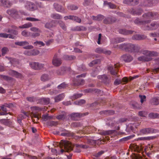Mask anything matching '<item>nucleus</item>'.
I'll use <instances>...</instances> for the list:
<instances>
[{"instance_id": "f257e3e1", "label": "nucleus", "mask_w": 159, "mask_h": 159, "mask_svg": "<svg viewBox=\"0 0 159 159\" xmlns=\"http://www.w3.org/2000/svg\"><path fill=\"white\" fill-rule=\"evenodd\" d=\"M58 144L61 148L63 147L64 148V149L61 150V153H63L64 152H69L73 150L74 145L70 142L66 140H62Z\"/></svg>"}, {"instance_id": "f03ea898", "label": "nucleus", "mask_w": 159, "mask_h": 159, "mask_svg": "<svg viewBox=\"0 0 159 159\" xmlns=\"http://www.w3.org/2000/svg\"><path fill=\"white\" fill-rule=\"evenodd\" d=\"M119 64L117 63L115 64L114 66H110L108 67V69L110 71L111 74L113 75V78L115 80H120V78H118L119 75L117 74V69L119 67Z\"/></svg>"}, {"instance_id": "7ed1b4c3", "label": "nucleus", "mask_w": 159, "mask_h": 159, "mask_svg": "<svg viewBox=\"0 0 159 159\" xmlns=\"http://www.w3.org/2000/svg\"><path fill=\"white\" fill-rule=\"evenodd\" d=\"M133 44H122L118 46L119 49L121 50H125L126 52H132V49L133 48Z\"/></svg>"}, {"instance_id": "20e7f679", "label": "nucleus", "mask_w": 159, "mask_h": 159, "mask_svg": "<svg viewBox=\"0 0 159 159\" xmlns=\"http://www.w3.org/2000/svg\"><path fill=\"white\" fill-rule=\"evenodd\" d=\"M15 44L20 46H24L23 48L25 49H30L33 48V46L29 45V43L26 41L16 42Z\"/></svg>"}, {"instance_id": "39448f33", "label": "nucleus", "mask_w": 159, "mask_h": 159, "mask_svg": "<svg viewBox=\"0 0 159 159\" xmlns=\"http://www.w3.org/2000/svg\"><path fill=\"white\" fill-rule=\"evenodd\" d=\"M31 67L33 69L39 70L43 68L44 65L43 64H40L38 62H32L30 64Z\"/></svg>"}, {"instance_id": "423d86ee", "label": "nucleus", "mask_w": 159, "mask_h": 159, "mask_svg": "<svg viewBox=\"0 0 159 159\" xmlns=\"http://www.w3.org/2000/svg\"><path fill=\"white\" fill-rule=\"evenodd\" d=\"M52 64L56 66H60L62 63V61L60 59L58 58L57 54H56L54 56L52 60Z\"/></svg>"}, {"instance_id": "0eeeda50", "label": "nucleus", "mask_w": 159, "mask_h": 159, "mask_svg": "<svg viewBox=\"0 0 159 159\" xmlns=\"http://www.w3.org/2000/svg\"><path fill=\"white\" fill-rule=\"evenodd\" d=\"M157 14L156 13L152 12H148L144 13L143 15V17L144 20H149V19H152L155 16H157Z\"/></svg>"}, {"instance_id": "6e6552de", "label": "nucleus", "mask_w": 159, "mask_h": 159, "mask_svg": "<svg viewBox=\"0 0 159 159\" xmlns=\"http://www.w3.org/2000/svg\"><path fill=\"white\" fill-rule=\"evenodd\" d=\"M159 27V24L156 21L152 22L150 25L146 27V30H154Z\"/></svg>"}, {"instance_id": "1a4fd4ad", "label": "nucleus", "mask_w": 159, "mask_h": 159, "mask_svg": "<svg viewBox=\"0 0 159 159\" xmlns=\"http://www.w3.org/2000/svg\"><path fill=\"white\" fill-rule=\"evenodd\" d=\"M116 19L114 17H107L103 20V23L105 24H110L114 23L116 21Z\"/></svg>"}, {"instance_id": "9d476101", "label": "nucleus", "mask_w": 159, "mask_h": 159, "mask_svg": "<svg viewBox=\"0 0 159 159\" xmlns=\"http://www.w3.org/2000/svg\"><path fill=\"white\" fill-rule=\"evenodd\" d=\"M7 13L14 18H16L18 16V11L15 9H12L8 10L7 11Z\"/></svg>"}, {"instance_id": "9b49d317", "label": "nucleus", "mask_w": 159, "mask_h": 159, "mask_svg": "<svg viewBox=\"0 0 159 159\" xmlns=\"http://www.w3.org/2000/svg\"><path fill=\"white\" fill-rule=\"evenodd\" d=\"M31 109L33 111V112L31 113L30 115L32 118H37V119L38 120L39 119V115L36 113V112H34V111H39L40 110V108L39 107H31Z\"/></svg>"}, {"instance_id": "f8f14e48", "label": "nucleus", "mask_w": 159, "mask_h": 159, "mask_svg": "<svg viewBox=\"0 0 159 159\" xmlns=\"http://www.w3.org/2000/svg\"><path fill=\"white\" fill-rule=\"evenodd\" d=\"M12 5V3L8 0H0V5L6 7H9Z\"/></svg>"}, {"instance_id": "ddd939ff", "label": "nucleus", "mask_w": 159, "mask_h": 159, "mask_svg": "<svg viewBox=\"0 0 159 159\" xmlns=\"http://www.w3.org/2000/svg\"><path fill=\"white\" fill-rule=\"evenodd\" d=\"M9 74L11 76H14L18 79H22L23 78V76L21 74L15 70H10Z\"/></svg>"}, {"instance_id": "4468645a", "label": "nucleus", "mask_w": 159, "mask_h": 159, "mask_svg": "<svg viewBox=\"0 0 159 159\" xmlns=\"http://www.w3.org/2000/svg\"><path fill=\"white\" fill-rule=\"evenodd\" d=\"M129 11L130 13L133 15H139L142 14L143 11L142 9H140L135 10L133 8H131L129 10Z\"/></svg>"}, {"instance_id": "2eb2a0df", "label": "nucleus", "mask_w": 159, "mask_h": 159, "mask_svg": "<svg viewBox=\"0 0 159 159\" xmlns=\"http://www.w3.org/2000/svg\"><path fill=\"white\" fill-rule=\"evenodd\" d=\"M25 7L27 9L31 11H33L35 9V5L33 2H27L26 3Z\"/></svg>"}, {"instance_id": "dca6fc26", "label": "nucleus", "mask_w": 159, "mask_h": 159, "mask_svg": "<svg viewBox=\"0 0 159 159\" xmlns=\"http://www.w3.org/2000/svg\"><path fill=\"white\" fill-rule=\"evenodd\" d=\"M121 59L125 62H129L132 60L133 57L129 55L125 54L121 57Z\"/></svg>"}, {"instance_id": "f3484780", "label": "nucleus", "mask_w": 159, "mask_h": 159, "mask_svg": "<svg viewBox=\"0 0 159 159\" xmlns=\"http://www.w3.org/2000/svg\"><path fill=\"white\" fill-rule=\"evenodd\" d=\"M156 53L154 52H151L147 50H145L143 51V54L146 56V57H151L155 56Z\"/></svg>"}, {"instance_id": "a211bd4d", "label": "nucleus", "mask_w": 159, "mask_h": 159, "mask_svg": "<svg viewBox=\"0 0 159 159\" xmlns=\"http://www.w3.org/2000/svg\"><path fill=\"white\" fill-rule=\"evenodd\" d=\"M140 132L142 134H146L153 132L152 129L151 128H145L140 130Z\"/></svg>"}, {"instance_id": "6ab92c4d", "label": "nucleus", "mask_w": 159, "mask_h": 159, "mask_svg": "<svg viewBox=\"0 0 159 159\" xmlns=\"http://www.w3.org/2000/svg\"><path fill=\"white\" fill-rule=\"evenodd\" d=\"M68 69H69L66 67H62L61 68L60 70H58L57 71V73L58 75H63L66 73V71Z\"/></svg>"}, {"instance_id": "aec40b11", "label": "nucleus", "mask_w": 159, "mask_h": 159, "mask_svg": "<svg viewBox=\"0 0 159 159\" xmlns=\"http://www.w3.org/2000/svg\"><path fill=\"white\" fill-rule=\"evenodd\" d=\"M132 52L141 53L142 52L140 46L138 44H133Z\"/></svg>"}, {"instance_id": "412c9836", "label": "nucleus", "mask_w": 159, "mask_h": 159, "mask_svg": "<svg viewBox=\"0 0 159 159\" xmlns=\"http://www.w3.org/2000/svg\"><path fill=\"white\" fill-rule=\"evenodd\" d=\"M6 58L9 60L11 64L14 66L19 64L18 60L16 58L6 57Z\"/></svg>"}, {"instance_id": "4be33fe9", "label": "nucleus", "mask_w": 159, "mask_h": 159, "mask_svg": "<svg viewBox=\"0 0 159 159\" xmlns=\"http://www.w3.org/2000/svg\"><path fill=\"white\" fill-rule=\"evenodd\" d=\"M151 20H140L139 18L136 19L134 20V23L136 24H139L140 25H144L146 24L150 23Z\"/></svg>"}, {"instance_id": "5701e85b", "label": "nucleus", "mask_w": 159, "mask_h": 159, "mask_svg": "<svg viewBox=\"0 0 159 159\" xmlns=\"http://www.w3.org/2000/svg\"><path fill=\"white\" fill-rule=\"evenodd\" d=\"M133 31L131 30H128L125 29H121L119 30V32L124 35H129L133 33Z\"/></svg>"}, {"instance_id": "b1692460", "label": "nucleus", "mask_w": 159, "mask_h": 159, "mask_svg": "<svg viewBox=\"0 0 159 159\" xmlns=\"http://www.w3.org/2000/svg\"><path fill=\"white\" fill-rule=\"evenodd\" d=\"M139 61H149L152 60L151 57H148L145 56H143L139 57L138 58Z\"/></svg>"}, {"instance_id": "393cba45", "label": "nucleus", "mask_w": 159, "mask_h": 159, "mask_svg": "<svg viewBox=\"0 0 159 159\" xmlns=\"http://www.w3.org/2000/svg\"><path fill=\"white\" fill-rule=\"evenodd\" d=\"M4 106V105L2 106H0V111L1 110L3 111L0 112V115H6L8 114L11 115L10 113H7V109Z\"/></svg>"}, {"instance_id": "a878e982", "label": "nucleus", "mask_w": 159, "mask_h": 159, "mask_svg": "<svg viewBox=\"0 0 159 159\" xmlns=\"http://www.w3.org/2000/svg\"><path fill=\"white\" fill-rule=\"evenodd\" d=\"M21 112L24 115V116H22L21 117V119H18V122L21 125V119L26 118V117H29L30 115V114L28 112H26L24 111H22Z\"/></svg>"}, {"instance_id": "bb28decb", "label": "nucleus", "mask_w": 159, "mask_h": 159, "mask_svg": "<svg viewBox=\"0 0 159 159\" xmlns=\"http://www.w3.org/2000/svg\"><path fill=\"white\" fill-rule=\"evenodd\" d=\"M65 97L64 93H61L59 94L57 96L54 98L55 101V102H58L61 101Z\"/></svg>"}, {"instance_id": "cd10ccee", "label": "nucleus", "mask_w": 159, "mask_h": 159, "mask_svg": "<svg viewBox=\"0 0 159 159\" xmlns=\"http://www.w3.org/2000/svg\"><path fill=\"white\" fill-rule=\"evenodd\" d=\"M75 56L71 55H64L63 57V59L66 60L71 61L75 59Z\"/></svg>"}, {"instance_id": "c85d7f7f", "label": "nucleus", "mask_w": 159, "mask_h": 159, "mask_svg": "<svg viewBox=\"0 0 159 159\" xmlns=\"http://www.w3.org/2000/svg\"><path fill=\"white\" fill-rule=\"evenodd\" d=\"M54 7L56 10L58 11L61 12L64 10V8L57 3H54Z\"/></svg>"}, {"instance_id": "c756f323", "label": "nucleus", "mask_w": 159, "mask_h": 159, "mask_svg": "<svg viewBox=\"0 0 159 159\" xmlns=\"http://www.w3.org/2000/svg\"><path fill=\"white\" fill-rule=\"evenodd\" d=\"M61 135L63 136L68 137H74L75 134L72 132L69 131H67L61 133Z\"/></svg>"}, {"instance_id": "7c9ffc66", "label": "nucleus", "mask_w": 159, "mask_h": 159, "mask_svg": "<svg viewBox=\"0 0 159 159\" xmlns=\"http://www.w3.org/2000/svg\"><path fill=\"white\" fill-rule=\"evenodd\" d=\"M83 114L79 113H74L70 115L71 117L73 120H75L76 117H80L82 116Z\"/></svg>"}, {"instance_id": "2f4dec72", "label": "nucleus", "mask_w": 159, "mask_h": 159, "mask_svg": "<svg viewBox=\"0 0 159 159\" xmlns=\"http://www.w3.org/2000/svg\"><path fill=\"white\" fill-rule=\"evenodd\" d=\"M66 113L63 111L62 112V114H60L57 116L56 118L58 120H64L66 117Z\"/></svg>"}, {"instance_id": "473e14b6", "label": "nucleus", "mask_w": 159, "mask_h": 159, "mask_svg": "<svg viewBox=\"0 0 159 159\" xmlns=\"http://www.w3.org/2000/svg\"><path fill=\"white\" fill-rule=\"evenodd\" d=\"M152 103L154 105H157L159 104V97H156L151 100Z\"/></svg>"}, {"instance_id": "72a5a7b5", "label": "nucleus", "mask_w": 159, "mask_h": 159, "mask_svg": "<svg viewBox=\"0 0 159 159\" xmlns=\"http://www.w3.org/2000/svg\"><path fill=\"white\" fill-rule=\"evenodd\" d=\"M51 16L52 18L54 19H62V17L60 15L57 13H53L51 15Z\"/></svg>"}, {"instance_id": "f704fd0d", "label": "nucleus", "mask_w": 159, "mask_h": 159, "mask_svg": "<svg viewBox=\"0 0 159 159\" xmlns=\"http://www.w3.org/2000/svg\"><path fill=\"white\" fill-rule=\"evenodd\" d=\"M101 61V60L99 59L94 60L90 62L89 64V66L92 67L95 64L100 63Z\"/></svg>"}, {"instance_id": "c9c22d12", "label": "nucleus", "mask_w": 159, "mask_h": 159, "mask_svg": "<svg viewBox=\"0 0 159 159\" xmlns=\"http://www.w3.org/2000/svg\"><path fill=\"white\" fill-rule=\"evenodd\" d=\"M151 4L149 0H145L141 3V6L145 7L151 6Z\"/></svg>"}, {"instance_id": "e433bc0d", "label": "nucleus", "mask_w": 159, "mask_h": 159, "mask_svg": "<svg viewBox=\"0 0 159 159\" xmlns=\"http://www.w3.org/2000/svg\"><path fill=\"white\" fill-rule=\"evenodd\" d=\"M114 111L112 110H107V111H101L100 112V114H104L107 115L108 114L109 115H112L114 114Z\"/></svg>"}, {"instance_id": "4c0bfd02", "label": "nucleus", "mask_w": 159, "mask_h": 159, "mask_svg": "<svg viewBox=\"0 0 159 159\" xmlns=\"http://www.w3.org/2000/svg\"><path fill=\"white\" fill-rule=\"evenodd\" d=\"M32 26V24L31 23L29 22L21 26H19V28L20 29L22 28H28Z\"/></svg>"}, {"instance_id": "58836bf2", "label": "nucleus", "mask_w": 159, "mask_h": 159, "mask_svg": "<svg viewBox=\"0 0 159 159\" xmlns=\"http://www.w3.org/2000/svg\"><path fill=\"white\" fill-rule=\"evenodd\" d=\"M9 51V49L7 47H4L1 49L2 55L4 56Z\"/></svg>"}, {"instance_id": "ea45409f", "label": "nucleus", "mask_w": 159, "mask_h": 159, "mask_svg": "<svg viewBox=\"0 0 159 159\" xmlns=\"http://www.w3.org/2000/svg\"><path fill=\"white\" fill-rule=\"evenodd\" d=\"M75 146L77 148H80L84 149H87L89 147V146L86 144H76Z\"/></svg>"}, {"instance_id": "a19ab883", "label": "nucleus", "mask_w": 159, "mask_h": 159, "mask_svg": "<svg viewBox=\"0 0 159 159\" xmlns=\"http://www.w3.org/2000/svg\"><path fill=\"white\" fill-rule=\"evenodd\" d=\"M75 30L77 31H85L87 29L86 27L83 26H76L75 29Z\"/></svg>"}, {"instance_id": "79ce46f5", "label": "nucleus", "mask_w": 159, "mask_h": 159, "mask_svg": "<svg viewBox=\"0 0 159 159\" xmlns=\"http://www.w3.org/2000/svg\"><path fill=\"white\" fill-rule=\"evenodd\" d=\"M129 80H115L114 82V84L115 85H118L122 83L123 82L127 83Z\"/></svg>"}, {"instance_id": "37998d69", "label": "nucleus", "mask_w": 159, "mask_h": 159, "mask_svg": "<svg viewBox=\"0 0 159 159\" xmlns=\"http://www.w3.org/2000/svg\"><path fill=\"white\" fill-rule=\"evenodd\" d=\"M74 84L75 85L78 86L82 85L84 82V80H74Z\"/></svg>"}, {"instance_id": "c03bdc74", "label": "nucleus", "mask_w": 159, "mask_h": 159, "mask_svg": "<svg viewBox=\"0 0 159 159\" xmlns=\"http://www.w3.org/2000/svg\"><path fill=\"white\" fill-rule=\"evenodd\" d=\"M113 132V131L111 130H107V131H103L101 132V134L105 135H109L110 134H111Z\"/></svg>"}, {"instance_id": "a18cd8bd", "label": "nucleus", "mask_w": 159, "mask_h": 159, "mask_svg": "<svg viewBox=\"0 0 159 159\" xmlns=\"http://www.w3.org/2000/svg\"><path fill=\"white\" fill-rule=\"evenodd\" d=\"M58 124L57 122L54 121H51L48 122V125L51 126H56Z\"/></svg>"}, {"instance_id": "49530a36", "label": "nucleus", "mask_w": 159, "mask_h": 159, "mask_svg": "<svg viewBox=\"0 0 159 159\" xmlns=\"http://www.w3.org/2000/svg\"><path fill=\"white\" fill-rule=\"evenodd\" d=\"M68 8L71 10H75L78 9V7L77 6H75L74 5H71L68 6Z\"/></svg>"}, {"instance_id": "de8ad7c7", "label": "nucleus", "mask_w": 159, "mask_h": 159, "mask_svg": "<svg viewBox=\"0 0 159 159\" xmlns=\"http://www.w3.org/2000/svg\"><path fill=\"white\" fill-rule=\"evenodd\" d=\"M83 94L81 93H76L72 97V99H75L81 97Z\"/></svg>"}, {"instance_id": "09e8293b", "label": "nucleus", "mask_w": 159, "mask_h": 159, "mask_svg": "<svg viewBox=\"0 0 159 159\" xmlns=\"http://www.w3.org/2000/svg\"><path fill=\"white\" fill-rule=\"evenodd\" d=\"M139 76V75H136L133 77L129 76V78L128 77H125L122 79L121 80H134L138 78Z\"/></svg>"}, {"instance_id": "8fccbe9b", "label": "nucleus", "mask_w": 159, "mask_h": 159, "mask_svg": "<svg viewBox=\"0 0 159 159\" xmlns=\"http://www.w3.org/2000/svg\"><path fill=\"white\" fill-rule=\"evenodd\" d=\"M50 79L49 75L46 74H44L41 75V80H48Z\"/></svg>"}, {"instance_id": "3c124183", "label": "nucleus", "mask_w": 159, "mask_h": 159, "mask_svg": "<svg viewBox=\"0 0 159 159\" xmlns=\"http://www.w3.org/2000/svg\"><path fill=\"white\" fill-rule=\"evenodd\" d=\"M159 115L157 113H151L149 115V116L152 118H155L159 117Z\"/></svg>"}, {"instance_id": "603ef678", "label": "nucleus", "mask_w": 159, "mask_h": 159, "mask_svg": "<svg viewBox=\"0 0 159 159\" xmlns=\"http://www.w3.org/2000/svg\"><path fill=\"white\" fill-rule=\"evenodd\" d=\"M26 20L28 21H40L41 20L39 19L34 18L33 17H27L26 18Z\"/></svg>"}, {"instance_id": "864d4df0", "label": "nucleus", "mask_w": 159, "mask_h": 159, "mask_svg": "<svg viewBox=\"0 0 159 159\" xmlns=\"http://www.w3.org/2000/svg\"><path fill=\"white\" fill-rule=\"evenodd\" d=\"M139 114L140 116L143 117H146L147 115V112L144 111H141L139 112Z\"/></svg>"}, {"instance_id": "5fc2aeb1", "label": "nucleus", "mask_w": 159, "mask_h": 159, "mask_svg": "<svg viewBox=\"0 0 159 159\" xmlns=\"http://www.w3.org/2000/svg\"><path fill=\"white\" fill-rule=\"evenodd\" d=\"M85 102V100L84 99L80 100L75 101L74 102V104L76 105H81Z\"/></svg>"}, {"instance_id": "6e6d98bb", "label": "nucleus", "mask_w": 159, "mask_h": 159, "mask_svg": "<svg viewBox=\"0 0 159 159\" xmlns=\"http://www.w3.org/2000/svg\"><path fill=\"white\" fill-rule=\"evenodd\" d=\"M45 27L47 28L50 29L53 27V25L51 22H48L45 24Z\"/></svg>"}, {"instance_id": "4d7b16f0", "label": "nucleus", "mask_w": 159, "mask_h": 159, "mask_svg": "<svg viewBox=\"0 0 159 159\" xmlns=\"http://www.w3.org/2000/svg\"><path fill=\"white\" fill-rule=\"evenodd\" d=\"M95 52L98 53H103L104 50L100 48H98L95 49Z\"/></svg>"}, {"instance_id": "13d9d810", "label": "nucleus", "mask_w": 159, "mask_h": 159, "mask_svg": "<svg viewBox=\"0 0 159 159\" xmlns=\"http://www.w3.org/2000/svg\"><path fill=\"white\" fill-rule=\"evenodd\" d=\"M91 3V0H84L83 2V5L84 6L89 5Z\"/></svg>"}, {"instance_id": "bf43d9fd", "label": "nucleus", "mask_w": 159, "mask_h": 159, "mask_svg": "<svg viewBox=\"0 0 159 159\" xmlns=\"http://www.w3.org/2000/svg\"><path fill=\"white\" fill-rule=\"evenodd\" d=\"M42 102H44L45 104H48L50 102V99L48 98H44L41 99Z\"/></svg>"}, {"instance_id": "052dcab7", "label": "nucleus", "mask_w": 159, "mask_h": 159, "mask_svg": "<svg viewBox=\"0 0 159 159\" xmlns=\"http://www.w3.org/2000/svg\"><path fill=\"white\" fill-rule=\"evenodd\" d=\"M98 79L100 80H107L108 79V77L107 75H104L98 76Z\"/></svg>"}, {"instance_id": "680f3d73", "label": "nucleus", "mask_w": 159, "mask_h": 159, "mask_svg": "<svg viewBox=\"0 0 159 159\" xmlns=\"http://www.w3.org/2000/svg\"><path fill=\"white\" fill-rule=\"evenodd\" d=\"M66 86V84L65 83H62L59 85L57 86V88L59 89H64L65 88Z\"/></svg>"}, {"instance_id": "e2e57ef3", "label": "nucleus", "mask_w": 159, "mask_h": 159, "mask_svg": "<svg viewBox=\"0 0 159 159\" xmlns=\"http://www.w3.org/2000/svg\"><path fill=\"white\" fill-rule=\"evenodd\" d=\"M139 97L141 99V103H143V102L145 100V99L146 98V96L145 95H139Z\"/></svg>"}, {"instance_id": "0e129e2a", "label": "nucleus", "mask_w": 159, "mask_h": 159, "mask_svg": "<svg viewBox=\"0 0 159 159\" xmlns=\"http://www.w3.org/2000/svg\"><path fill=\"white\" fill-rule=\"evenodd\" d=\"M80 124L78 122H75L72 124V126L73 127H78L80 126Z\"/></svg>"}, {"instance_id": "69168bd1", "label": "nucleus", "mask_w": 159, "mask_h": 159, "mask_svg": "<svg viewBox=\"0 0 159 159\" xmlns=\"http://www.w3.org/2000/svg\"><path fill=\"white\" fill-rule=\"evenodd\" d=\"M86 75L85 73L82 74L81 75H77L76 76L77 78L80 79V80H83L82 78H84Z\"/></svg>"}, {"instance_id": "338daca9", "label": "nucleus", "mask_w": 159, "mask_h": 159, "mask_svg": "<svg viewBox=\"0 0 159 159\" xmlns=\"http://www.w3.org/2000/svg\"><path fill=\"white\" fill-rule=\"evenodd\" d=\"M30 29L31 31L35 32H41V31L40 30H39V29L38 28L35 27H32L30 28Z\"/></svg>"}, {"instance_id": "774afa93", "label": "nucleus", "mask_w": 159, "mask_h": 159, "mask_svg": "<svg viewBox=\"0 0 159 159\" xmlns=\"http://www.w3.org/2000/svg\"><path fill=\"white\" fill-rule=\"evenodd\" d=\"M150 3H151V6L153 5L157 4L158 2V0H149Z\"/></svg>"}]
</instances>
